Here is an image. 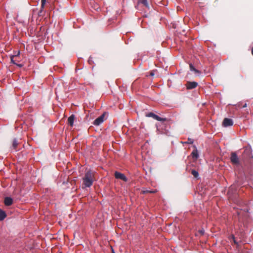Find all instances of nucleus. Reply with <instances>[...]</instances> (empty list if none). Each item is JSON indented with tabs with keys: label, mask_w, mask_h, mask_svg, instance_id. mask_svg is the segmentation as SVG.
I'll list each match as a JSON object with an SVG mask.
<instances>
[{
	"label": "nucleus",
	"mask_w": 253,
	"mask_h": 253,
	"mask_svg": "<svg viewBox=\"0 0 253 253\" xmlns=\"http://www.w3.org/2000/svg\"><path fill=\"white\" fill-rule=\"evenodd\" d=\"M95 171L92 170H88L85 172L84 175L82 178L83 188L90 187L92 184L95 179Z\"/></svg>",
	"instance_id": "1"
},
{
	"label": "nucleus",
	"mask_w": 253,
	"mask_h": 253,
	"mask_svg": "<svg viewBox=\"0 0 253 253\" xmlns=\"http://www.w3.org/2000/svg\"><path fill=\"white\" fill-rule=\"evenodd\" d=\"M252 150L250 146H247L245 147L244 151L242 154V159L244 161L250 160L253 158V156L252 154Z\"/></svg>",
	"instance_id": "2"
},
{
	"label": "nucleus",
	"mask_w": 253,
	"mask_h": 253,
	"mask_svg": "<svg viewBox=\"0 0 253 253\" xmlns=\"http://www.w3.org/2000/svg\"><path fill=\"white\" fill-rule=\"evenodd\" d=\"M230 159L231 163L233 165L236 166H239L240 165L239 158H238L236 152H232L231 153Z\"/></svg>",
	"instance_id": "3"
},
{
	"label": "nucleus",
	"mask_w": 253,
	"mask_h": 253,
	"mask_svg": "<svg viewBox=\"0 0 253 253\" xmlns=\"http://www.w3.org/2000/svg\"><path fill=\"white\" fill-rule=\"evenodd\" d=\"M144 7L145 8L149 9V5L147 0H139L137 5L135 6L137 9H139V7ZM144 9V8H143Z\"/></svg>",
	"instance_id": "4"
},
{
	"label": "nucleus",
	"mask_w": 253,
	"mask_h": 253,
	"mask_svg": "<svg viewBox=\"0 0 253 253\" xmlns=\"http://www.w3.org/2000/svg\"><path fill=\"white\" fill-rule=\"evenodd\" d=\"M146 116L147 117H152L153 119H154L157 121H161V122H164V121H167L166 118H161L159 116H158V115L153 113V112H150V113H147L146 114Z\"/></svg>",
	"instance_id": "5"
},
{
	"label": "nucleus",
	"mask_w": 253,
	"mask_h": 253,
	"mask_svg": "<svg viewBox=\"0 0 253 253\" xmlns=\"http://www.w3.org/2000/svg\"><path fill=\"white\" fill-rule=\"evenodd\" d=\"M105 115V113L102 114L100 116L96 119L93 122V125L95 126H99L104 121V118Z\"/></svg>",
	"instance_id": "6"
},
{
	"label": "nucleus",
	"mask_w": 253,
	"mask_h": 253,
	"mask_svg": "<svg viewBox=\"0 0 253 253\" xmlns=\"http://www.w3.org/2000/svg\"><path fill=\"white\" fill-rule=\"evenodd\" d=\"M114 175L116 178L123 180V181L126 182L127 180V178L121 172L115 171L114 173Z\"/></svg>",
	"instance_id": "7"
},
{
	"label": "nucleus",
	"mask_w": 253,
	"mask_h": 253,
	"mask_svg": "<svg viewBox=\"0 0 253 253\" xmlns=\"http://www.w3.org/2000/svg\"><path fill=\"white\" fill-rule=\"evenodd\" d=\"M233 125L232 119L229 118H225L222 122V126L224 127L230 126Z\"/></svg>",
	"instance_id": "8"
},
{
	"label": "nucleus",
	"mask_w": 253,
	"mask_h": 253,
	"mask_svg": "<svg viewBox=\"0 0 253 253\" xmlns=\"http://www.w3.org/2000/svg\"><path fill=\"white\" fill-rule=\"evenodd\" d=\"M198 85V83L195 82H188L186 83V86L187 89H192L196 88Z\"/></svg>",
	"instance_id": "9"
},
{
	"label": "nucleus",
	"mask_w": 253,
	"mask_h": 253,
	"mask_svg": "<svg viewBox=\"0 0 253 253\" xmlns=\"http://www.w3.org/2000/svg\"><path fill=\"white\" fill-rule=\"evenodd\" d=\"M4 203L5 206H9L13 203V199L9 197H6L4 199Z\"/></svg>",
	"instance_id": "10"
},
{
	"label": "nucleus",
	"mask_w": 253,
	"mask_h": 253,
	"mask_svg": "<svg viewBox=\"0 0 253 253\" xmlns=\"http://www.w3.org/2000/svg\"><path fill=\"white\" fill-rule=\"evenodd\" d=\"M75 119V116L74 115H72L70 116L68 119V122L69 125L70 126H73L74 124V122Z\"/></svg>",
	"instance_id": "11"
},
{
	"label": "nucleus",
	"mask_w": 253,
	"mask_h": 253,
	"mask_svg": "<svg viewBox=\"0 0 253 253\" xmlns=\"http://www.w3.org/2000/svg\"><path fill=\"white\" fill-rule=\"evenodd\" d=\"M191 155L193 159L197 160L199 157L198 152L197 149L193 150L191 153Z\"/></svg>",
	"instance_id": "12"
},
{
	"label": "nucleus",
	"mask_w": 253,
	"mask_h": 253,
	"mask_svg": "<svg viewBox=\"0 0 253 253\" xmlns=\"http://www.w3.org/2000/svg\"><path fill=\"white\" fill-rule=\"evenodd\" d=\"M189 68H190V70L191 71H193L195 74H199L200 73V71H199L198 70L196 69L192 64H190Z\"/></svg>",
	"instance_id": "13"
},
{
	"label": "nucleus",
	"mask_w": 253,
	"mask_h": 253,
	"mask_svg": "<svg viewBox=\"0 0 253 253\" xmlns=\"http://www.w3.org/2000/svg\"><path fill=\"white\" fill-rule=\"evenodd\" d=\"M18 145V142L17 139H14L12 141V147L13 149L16 151V149L17 148Z\"/></svg>",
	"instance_id": "14"
},
{
	"label": "nucleus",
	"mask_w": 253,
	"mask_h": 253,
	"mask_svg": "<svg viewBox=\"0 0 253 253\" xmlns=\"http://www.w3.org/2000/svg\"><path fill=\"white\" fill-rule=\"evenodd\" d=\"M19 54H20V51H18V53H17V54H16V55H12V56H11V57H10V59H11V62L12 63H13V64H15V65H17V63H16V60H15L14 59V58L15 57L18 56L19 55Z\"/></svg>",
	"instance_id": "15"
},
{
	"label": "nucleus",
	"mask_w": 253,
	"mask_h": 253,
	"mask_svg": "<svg viewBox=\"0 0 253 253\" xmlns=\"http://www.w3.org/2000/svg\"><path fill=\"white\" fill-rule=\"evenodd\" d=\"M46 0H41V3H41V10L39 11V15L41 14L42 12L43 9L44 8L45 3H46Z\"/></svg>",
	"instance_id": "16"
},
{
	"label": "nucleus",
	"mask_w": 253,
	"mask_h": 253,
	"mask_svg": "<svg viewBox=\"0 0 253 253\" xmlns=\"http://www.w3.org/2000/svg\"><path fill=\"white\" fill-rule=\"evenodd\" d=\"M6 216L5 212L0 209V221L3 220Z\"/></svg>",
	"instance_id": "17"
},
{
	"label": "nucleus",
	"mask_w": 253,
	"mask_h": 253,
	"mask_svg": "<svg viewBox=\"0 0 253 253\" xmlns=\"http://www.w3.org/2000/svg\"><path fill=\"white\" fill-rule=\"evenodd\" d=\"M192 174L194 176V177L196 178H198L199 177V173L197 171L194 169H192L191 171Z\"/></svg>",
	"instance_id": "18"
},
{
	"label": "nucleus",
	"mask_w": 253,
	"mask_h": 253,
	"mask_svg": "<svg viewBox=\"0 0 253 253\" xmlns=\"http://www.w3.org/2000/svg\"><path fill=\"white\" fill-rule=\"evenodd\" d=\"M234 188V186H231L230 188L229 189V190L228 191V195H229V197L230 198L231 197V194H232L233 193V190Z\"/></svg>",
	"instance_id": "19"
},
{
	"label": "nucleus",
	"mask_w": 253,
	"mask_h": 253,
	"mask_svg": "<svg viewBox=\"0 0 253 253\" xmlns=\"http://www.w3.org/2000/svg\"><path fill=\"white\" fill-rule=\"evenodd\" d=\"M157 192L156 190H146L143 192L144 193H155Z\"/></svg>",
	"instance_id": "20"
},
{
	"label": "nucleus",
	"mask_w": 253,
	"mask_h": 253,
	"mask_svg": "<svg viewBox=\"0 0 253 253\" xmlns=\"http://www.w3.org/2000/svg\"><path fill=\"white\" fill-rule=\"evenodd\" d=\"M88 62L89 64H92L93 63L92 57H90L88 60Z\"/></svg>",
	"instance_id": "21"
},
{
	"label": "nucleus",
	"mask_w": 253,
	"mask_h": 253,
	"mask_svg": "<svg viewBox=\"0 0 253 253\" xmlns=\"http://www.w3.org/2000/svg\"><path fill=\"white\" fill-rule=\"evenodd\" d=\"M198 233L200 234L201 235H204V230L203 229L200 230L198 232Z\"/></svg>",
	"instance_id": "22"
},
{
	"label": "nucleus",
	"mask_w": 253,
	"mask_h": 253,
	"mask_svg": "<svg viewBox=\"0 0 253 253\" xmlns=\"http://www.w3.org/2000/svg\"><path fill=\"white\" fill-rule=\"evenodd\" d=\"M150 75L151 76H153L154 75V71H151Z\"/></svg>",
	"instance_id": "23"
},
{
	"label": "nucleus",
	"mask_w": 253,
	"mask_h": 253,
	"mask_svg": "<svg viewBox=\"0 0 253 253\" xmlns=\"http://www.w3.org/2000/svg\"><path fill=\"white\" fill-rule=\"evenodd\" d=\"M193 143V141L191 139H188V143L192 144Z\"/></svg>",
	"instance_id": "24"
},
{
	"label": "nucleus",
	"mask_w": 253,
	"mask_h": 253,
	"mask_svg": "<svg viewBox=\"0 0 253 253\" xmlns=\"http://www.w3.org/2000/svg\"><path fill=\"white\" fill-rule=\"evenodd\" d=\"M247 106V104L246 103L243 106V108H245Z\"/></svg>",
	"instance_id": "25"
},
{
	"label": "nucleus",
	"mask_w": 253,
	"mask_h": 253,
	"mask_svg": "<svg viewBox=\"0 0 253 253\" xmlns=\"http://www.w3.org/2000/svg\"><path fill=\"white\" fill-rule=\"evenodd\" d=\"M17 65L19 66V67H22V64H17Z\"/></svg>",
	"instance_id": "26"
},
{
	"label": "nucleus",
	"mask_w": 253,
	"mask_h": 253,
	"mask_svg": "<svg viewBox=\"0 0 253 253\" xmlns=\"http://www.w3.org/2000/svg\"><path fill=\"white\" fill-rule=\"evenodd\" d=\"M252 54L253 55V47L252 48Z\"/></svg>",
	"instance_id": "27"
},
{
	"label": "nucleus",
	"mask_w": 253,
	"mask_h": 253,
	"mask_svg": "<svg viewBox=\"0 0 253 253\" xmlns=\"http://www.w3.org/2000/svg\"><path fill=\"white\" fill-rule=\"evenodd\" d=\"M112 253H115L113 249H112Z\"/></svg>",
	"instance_id": "28"
},
{
	"label": "nucleus",
	"mask_w": 253,
	"mask_h": 253,
	"mask_svg": "<svg viewBox=\"0 0 253 253\" xmlns=\"http://www.w3.org/2000/svg\"><path fill=\"white\" fill-rule=\"evenodd\" d=\"M234 243H235V244H237V243H236V242L235 241V240H234Z\"/></svg>",
	"instance_id": "29"
},
{
	"label": "nucleus",
	"mask_w": 253,
	"mask_h": 253,
	"mask_svg": "<svg viewBox=\"0 0 253 253\" xmlns=\"http://www.w3.org/2000/svg\"><path fill=\"white\" fill-rule=\"evenodd\" d=\"M247 114L249 113V112L248 111H247Z\"/></svg>",
	"instance_id": "30"
}]
</instances>
